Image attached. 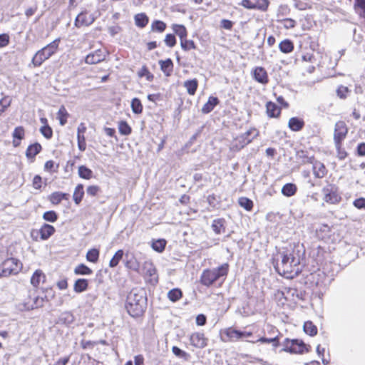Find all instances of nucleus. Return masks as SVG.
Wrapping results in <instances>:
<instances>
[{"instance_id": "7ed1b4c3", "label": "nucleus", "mask_w": 365, "mask_h": 365, "mask_svg": "<svg viewBox=\"0 0 365 365\" xmlns=\"http://www.w3.org/2000/svg\"><path fill=\"white\" fill-rule=\"evenodd\" d=\"M228 270L229 265L227 263L222 264L216 269H205L201 274L200 282L206 287H210L221 277H226Z\"/></svg>"}, {"instance_id": "bb28decb", "label": "nucleus", "mask_w": 365, "mask_h": 365, "mask_svg": "<svg viewBox=\"0 0 365 365\" xmlns=\"http://www.w3.org/2000/svg\"><path fill=\"white\" fill-rule=\"evenodd\" d=\"M69 195L68 193L55 192L50 196V201L52 204L58 205L63 200H68Z\"/></svg>"}, {"instance_id": "2eb2a0df", "label": "nucleus", "mask_w": 365, "mask_h": 365, "mask_svg": "<svg viewBox=\"0 0 365 365\" xmlns=\"http://www.w3.org/2000/svg\"><path fill=\"white\" fill-rule=\"evenodd\" d=\"M190 344L197 348H203L206 346L204 334L201 333H194L190 338Z\"/></svg>"}, {"instance_id": "c9c22d12", "label": "nucleus", "mask_w": 365, "mask_h": 365, "mask_svg": "<svg viewBox=\"0 0 365 365\" xmlns=\"http://www.w3.org/2000/svg\"><path fill=\"white\" fill-rule=\"evenodd\" d=\"M143 269L147 276L153 277L156 274V269L150 261H145L143 264Z\"/></svg>"}, {"instance_id": "dca6fc26", "label": "nucleus", "mask_w": 365, "mask_h": 365, "mask_svg": "<svg viewBox=\"0 0 365 365\" xmlns=\"http://www.w3.org/2000/svg\"><path fill=\"white\" fill-rule=\"evenodd\" d=\"M304 126L303 119L298 117H292L289 120L288 127L292 131L297 132L301 130Z\"/></svg>"}, {"instance_id": "1a4fd4ad", "label": "nucleus", "mask_w": 365, "mask_h": 365, "mask_svg": "<svg viewBox=\"0 0 365 365\" xmlns=\"http://www.w3.org/2000/svg\"><path fill=\"white\" fill-rule=\"evenodd\" d=\"M107 52L105 50L97 49L94 52L88 54L85 62L88 64H96L106 59Z\"/></svg>"}, {"instance_id": "e433bc0d", "label": "nucleus", "mask_w": 365, "mask_h": 365, "mask_svg": "<svg viewBox=\"0 0 365 365\" xmlns=\"http://www.w3.org/2000/svg\"><path fill=\"white\" fill-rule=\"evenodd\" d=\"M69 114L63 106H61L57 113V117L61 125H64L67 123V118Z\"/></svg>"}, {"instance_id": "0e129e2a", "label": "nucleus", "mask_w": 365, "mask_h": 365, "mask_svg": "<svg viewBox=\"0 0 365 365\" xmlns=\"http://www.w3.org/2000/svg\"><path fill=\"white\" fill-rule=\"evenodd\" d=\"M353 204L358 209H365V198L360 197L356 199Z\"/></svg>"}, {"instance_id": "a211bd4d", "label": "nucleus", "mask_w": 365, "mask_h": 365, "mask_svg": "<svg viewBox=\"0 0 365 365\" xmlns=\"http://www.w3.org/2000/svg\"><path fill=\"white\" fill-rule=\"evenodd\" d=\"M46 280V275L41 269H36L31 277V284L34 287H38L41 282L43 283Z\"/></svg>"}, {"instance_id": "c85d7f7f", "label": "nucleus", "mask_w": 365, "mask_h": 365, "mask_svg": "<svg viewBox=\"0 0 365 365\" xmlns=\"http://www.w3.org/2000/svg\"><path fill=\"white\" fill-rule=\"evenodd\" d=\"M58 320L60 323L69 326L74 322L75 317L71 312H64L60 315Z\"/></svg>"}, {"instance_id": "bf43d9fd", "label": "nucleus", "mask_w": 365, "mask_h": 365, "mask_svg": "<svg viewBox=\"0 0 365 365\" xmlns=\"http://www.w3.org/2000/svg\"><path fill=\"white\" fill-rule=\"evenodd\" d=\"M78 148L81 151H85L86 148V138L83 135H78L77 136Z\"/></svg>"}, {"instance_id": "b1692460", "label": "nucleus", "mask_w": 365, "mask_h": 365, "mask_svg": "<svg viewBox=\"0 0 365 365\" xmlns=\"http://www.w3.org/2000/svg\"><path fill=\"white\" fill-rule=\"evenodd\" d=\"M134 21L138 27L144 28L148 24L149 19L145 13H140L135 15Z\"/></svg>"}, {"instance_id": "09e8293b", "label": "nucleus", "mask_w": 365, "mask_h": 365, "mask_svg": "<svg viewBox=\"0 0 365 365\" xmlns=\"http://www.w3.org/2000/svg\"><path fill=\"white\" fill-rule=\"evenodd\" d=\"M180 46L184 51H190L196 48L195 43L192 40H187L185 38L180 41Z\"/></svg>"}, {"instance_id": "6ab92c4d", "label": "nucleus", "mask_w": 365, "mask_h": 365, "mask_svg": "<svg viewBox=\"0 0 365 365\" xmlns=\"http://www.w3.org/2000/svg\"><path fill=\"white\" fill-rule=\"evenodd\" d=\"M161 71L166 76H170L173 71V63L170 58L160 60L158 62Z\"/></svg>"}, {"instance_id": "58836bf2", "label": "nucleus", "mask_w": 365, "mask_h": 365, "mask_svg": "<svg viewBox=\"0 0 365 365\" xmlns=\"http://www.w3.org/2000/svg\"><path fill=\"white\" fill-rule=\"evenodd\" d=\"M131 109L135 114H140L143 112V105L138 98H134L131 101Z\"/></svg>"}, {"instance_id": "a18cd8bd", "label": "nucleus", "mask_w": 365, "mask_h": 365, "mask_svg": "<svg viewBox=\"0 0 365 365\" xmlns=\"http://www.w3.org/2000/svg\"><path fill=\"white\" fill-rule=\"evenodd\" d=\"M238 202L242 207L245 208L247 211H250L253 207V202L247 197H240Z\"/></svg>"}, {"instance_id": "2f4dec72", "label": "nucleus", "mask_w": 365, "mask_h": 365, "mask_svg": "<svg viewBox=\"0 0 365 365\" xmlns=\"http://www.w3.org/2000/svg\"><path fill=\"white\" fill-rule=\"evenodd\" d=\"M83 195H84L83 185L82 184H78L76 187L74 192H73V200L76 205H78L81 202Z\"/></svg>"}, {"instance_id": "8fccbe9b", "label": "nucleus", "mask_w": 365, "mask_h": 365, "mask_svg": "<svg viewBox=\"0 0 365 365\" xmlns=\"http://www.w3.org/2000/svg\"><path fill=\"white\" fill-rule=\"evenodd\" d=\"M139 77L145 76L146 79L149 81H153V75L149 71L145 66H143L138 73Z\"/></svg>"}, {"instance_id": "69168bd1", "label": "nucleus", "mask_w": 365, "mask_h": 365, "mask_svg": "<svg viewBox=\"0 0 365 365\" xmlns=\"http://www.w3.org/2000/svg\"><path fill=\"white\" fill-rule=\"evenodd\" d=\"M172 351H173V353L175 356H177L178 357H180V358H183V357H185L187 355V353L185 351H184L183 350L180 349L178 346H173Z\"/></svg>"}, {"instance_id": "de8ad7c7", "label": "nucleus", "mask_w": 365, "mask_h": 365, "mask_svg": "<svg viewBox=\"0 0 365 365\" xmlns=\"http://www.w3.org/2000/svg\"><path fill=\"white\" fill-rule=\"evenodd\" d=\"M43 219L49 222H54L58 220V215L53 210L46 211L43 215Z\"/></svg>"}, {"instance_id": "f8f14e48", "label": "nucleus", "mask_w": 365, "mask_h": 365, "mask_svg": "<svg viewBox=\"0 0 365 365\" xmlns=\"http://www.w3.org/2000/svg\"><path fill=\"white\" fill-rule=\"evenodd\" d=\"M314 158H308V162L313 164V173L317 178H322L327 174V169L324 165L319 161L313 162Z\"/></svg>"}, {"instance_id": "72a5a7b5", "label": "nucleus", "mask_w": 365, "mask_h": 365, "mask_svg": "<svg viewBox=\"0 0 365 365\" xmlns=\"http://www.w3.org/2000/svg\"><path fill=\"white\" fill-rule=\"evenodd\" d=\"M78 175L83 179L90 180L93 178V171L85 165H81L78 167Z\"/></svg>"}, {"instance_id": "393cba45", "label": "nucleus", "mask_w": 365, "mask_h": 365, "mask_svg": "<svg viewBox=\"0 0 365 365\" xmlns=\"http://www.w3.org/2000/svg\"><path fill=\"white\" fill-rule=\"evenodd\" d=\"M297 191V185L294 183H287L282 188V193L286 197H292L296 194Z\"/></svg>"}, {"instance_id": "aec40b11", "label": "nucleus", "mask_w": 365, "mask_h": 365, "mask_svg": "<svg viewBox=\"0 0 365 365\" xmlns=\"http://www.w3.org/2000/svg\"><path fill=\"white\" fill-rule=\"evenodd\" d=\"M56 230L53 226L48 224H43L39 230L41 239L43 240H48L55 232Z\"/></svg>"}, {"instance_id": "a878e982", "label": "nucleus", "mask_w": 365, "mask_h": 365, "mask_svg": "<svg viewBox=\"0 0 365 365\" xmlns=\"http://www.w3.org/2000/svg\"><path fill=\"white\" fill-rule=\"evenodd\" d=\"M184 87L186 88L187 93L192 96L195 93L197 87H198V81L196 78L192 80H187L184 82Z\"/></svg>"}, {"instance_id": "ddd939ff", "label": "nucleus", "mask_w": 365, "mask_h": 365, "mask_svg": "<svg viewBox=\"0 0 365 365\" xmlns=\"http://www.w3.org/2000/svg\"><path fill=\"white\" fill-rule=\"evenodd\" d=\"M258 135V132L256 129H250L239 136L237 140L240 143L241 148L249 144L252 140Z\"/></svg>"}, {"instance_id": "052dcab7", "label": "nucleus", "mask_w": 365, "mask_h": 365, "mask_svg": "<svg viewBox=\"0 0 365 365\" xmlns=\"http://www.w3.org/2000/svg\"><path fill=\"white\" fill-rule=\"evenodd\" d=\"M100 192V187L98 185H90L86 189V193L88 195L95 197Z\"/></svg>"}, {"instance_id": "9b49d317", "label": "nucleus", "mask_w": 365, "mask_h": 365, "mask_svg": "<svg viewBox=\"0 0 365 365\" xmlns=\"http://www.w3.org/2000/svg\"><path fill=\"white\" fill-rule=\"evenodd\" d=\"M44 299L43 297H35L32 301L29 299L28 302H25L23 304H19V309L21 311L24 310H32L34 309H37L38 307H41L43 305Z\"/></svg>"}, {"instance_id": "cd10ccee", "label": "nucleus", "mask_w": 365, "mask_h": 365, "mask_svg": "<svg viewBox=\"0 0 365 365\" xmlns=\"http://www.w3.org/2000/svg\"><path fill=\"white\" fill-rule=\"evenodd\" d=\"M225 334L230 339V341H236L242 339V333L240 330H237L230 327L225 331Z\"/></svg>"}, {"instance_id": "f704fd0d", "label": "nucleus", "mask_w": 365, "mask_h": 365, "mask_svg": "<svg viewBox=\"0 0 365 365\" xmlns=\"http://www.w3.org/2000/svg\"><path fill=\"white\" fill-rule=\"evenodd\" d=\"M303 329L304 332L311 336L317 334V327L311 321L304 322Z\"/></svg>"}, {"instance_id": "49530a36", "label": "nucleus", "mask_w": 365, "mask_h": 365, "mask_svg": "<svg viewBox=\"0 0 365 365\" xmlns=\"http://www.w3.org/2000/svg\"><path fill=\"white\" fill-rule=\"evenodd\" d=\"M119 133L124 135H128L131 133V128L126 121H120L118 125Z\"/></svg>"}, {"instance_id": "423d86ee", "label": "nucleus", "mask_w": 365, "mask_h": 365, "mask_svg": "<svg viewBox=\"0 0 365 365\" xmlns=\"http://www.w3.org/2000/svg\"><path fill=\"white\" fill-rule=\"evenodd\" d=\"M322 192L324 201L328 204H337L341 200L339 188L334 184H327L322 188Z\"/></svg>"}, {"instance_id": "4be33fe9", "label": "nucleus", "mask_w": 365, "mask_h": 365, "mask_svg": "<svg viewBox=\"0 0 365 365\" xmlns=\"http://www.w3.org/2000/svg\"><path fill=\"white\" fill-rule=\"evenodd\" d=\"M219 100L217 97L210 96L207 102L202 106L201 111L205 114L210 113L215 107L219 103Z\"/></svg>"}, {"instance_id": "c756f323", "label": "nucleus", "mask_w": 365, "mask_h": 365, "mask_svg": "<svg viewBox=\"0 0 365 365\" xmlns=\"http://www.w3.org/2000/svg\"><path fill=\"white\" fill-rule=\"evenodd\" d=\"M279 48L284 53H291L294 49V44L289 39H284L279 44Z\"/></svg>"}, {"instance_id": "412c9836", "label": "nucleus", "mask_w": 365, "mask_h": 365, "mask_svg": "<svg viewBox=\"0 0 365 365\" xmlns=\"http://www.w3.org/2000/svg\"><path fill=\"white\" fill-rule=\"evenodd\" d=\"M225 220L223 218L215 219L211 225L212 230L216 235H220L225 232Z\"/></svg>"}, {"instance_id": "774afa93", "label": "nucleus", "mask_w": 365, "mask_h": 365, "mask_svg": "<svg viewBox=\"0 0 365 365\" xmlns=\"http://www.w3.org/2000/svg\"><path fill=\"white\" fill-rule=\"evenodd\" d=\"M356 153L359 156H365V143L358 144Z\"/></svg>"}, {"instance_id": "39448f33", "label": "nucleus", "mask_w": 365, "mask_h": 365, "mask_svg": "<svg viewBox=\"0 0 365 365\" xmlns=\"http://www.w3.org/2000/svg\"><path fill=\"white\" fill-rule=\"evenodd\" d=\"M282 344L284 347L280 351L300 354L308 351L306 344L299 339H289L286 338Z\"/></svg>"}, {"instance_id": "9d476101", "label": "nucleus", "mask_w": 365, "mask_h": 365, "mask_svg": "<svg viewBox=\"0 0 365 365\" xmlns=\"http://www.w3.org/2000/svg\"><path fill=\"white\" fill-rule=\"evenodd\" d=\"M95 19L91 14L87 11L80 13L75 19V26L77 27L88 26L93 23Z\"/></svg>"}, {"instance_id": "4d7b16f0", "label": "nucleus", "mask_w": 365, "mask_h": 365, "mask_svg": "<svg viewBox=\"0 0 365 365\" xmlns=\"http://www.w3.org/2000/svg\"><path fill=\"white\" fill-rule=\"evenodd\" d=\"M350 92L349 89L346 86H340L338 87L336 90L337 96L340 98H346L347 96V94Z\"/></svg>"}, {"instance_id": "6e6552de", "label": "nucleus", "mask_w": 365, "mask_h": 365, "mask_svg": "<svg viewBox=\"0 0 365 365\" xmlns=\"http://www.w3.org/2000/svg\"><path fill=\"white\" fill-rule=\"evenodd\" d=\"M348 133V128L344 121H338L334 126V143H341L346 138Z\"/></svg>"}, {"instance_id": "680f3d73", "label": "nucleus", "mask_w": 365, "mask_h": 365, "mask_svg": "<svg viewBox=\"0 0 365 365\" xmlns=\"http://www.w3.org/2000/svg\"><path fill=\"white\" fill-rule=\"evenodd\" d=\"M9 43V36L6 34H0V48H4Z\"/></svg>"}, {"instance_id": "864d4df0", "label": "nucleus", "mask_w": 365, "mask_h": 365, "mask_svg": "<svg viewBox=\"0 0 365 365\" xmlns=\"http://www.w3.org/2000/svg\"><path fill=\"white\" fill-rule=\"evenodd\" d=\"M11 103V100L7 97H4L0 100V110L1 114L10 106Z\"/></svg>"}, {"instance_id": "5fc2aeb1", "label": "nucleus", "mask_w": 365, "mask_h": 365, "mask_svg": "<svg viewBox=\"0 0 365 365\" xmlns=\"http://www.w3.org/2000/svg\"><path fill=\"white\" fill-rule=\"evenodd\" d=\"M334 144L337 151V158L341 160H344L347 156L346 151L344 149L341 148V143Z\"/></svg>"}, {"instance_id": "37998d69", "label": "nucleus", "mask_w": 365, "mask_h": 365, "mask_svg": "<svg viewBox=\"0 0 365 365\" xmlns=\"http://www.w3.org/2000/svg\"><path fill=\"white\" fill-rule=\"evenodd\" d=\"M123 255H124L123 250H118L115 253V255H113L112 259L110 260L109 266L110 267H116L118 264L120 260L123 258Z\"/></svg>"}, {"instance_id": "a19ab883", "label": "nucleus", "mask_w": 365, "mask_h": 365, "mask_svg": "<svg viewBox=\"0 0 365 365\" xmlns=\"http://www.w3.org/2000/svg\"><path fill=\"white\" fill-rule=\"evenodd\" d=\"M99 258V250L96 248L91 249L86 254V259L91 262L96 263Z\"/></svg>"}, {"instance_id": "4c0bfd02", "label": "nucleus", "mask_w": 365, "mask_h": 365, "mask_svg": "<svg viewBox=\"0 0 365 365\" xmlns=\"http://www.w3.org/2000/svg\"><path fill=\"white\" fill-rule=\"evenodd\" d=\"M182 296V291L178 288H174L170 290L168 293V299L173 302L178 301Z\"/></svg>"}, {"instance_id": "3c124183", "label": "nucleus", "mask_w": 365, "mask_h": 365, "mask_svg": "<svg viewBox=\"0 0 365 365\" xmlns=\"http://www.w3.org/2000/svg\"><path fill=\"white\" fill-rule=\"evenodd\" d=\"M255 4V9L262 11H266L268 9L269 2L268 0H257Z\"/></svg>"}, {"instance_id": "4468645a", "label": "nucleus", "mask_w": 365, "mask_h": 365, "mask_svg": "<svg viewBox=\"0 0 365 365\" xmlns=\"http://www.w3.org/2000/svg\"><path fill=\"white\" fill-rule=\"evenodd\" d=\"M254 79L262 84H267L269 81V78L266 70L262 67H256L253 71Z\"/></svg>"}, {"instance_id": "79ce46f5", "label": "nucleus", "mask_w": 365, "mask_h": 365, "mask_svg": "<svg viewBox=\"0 0 365 365\" xmlns=\"http://www.w3.org/2000/svg\"><path fill=\"white\" fill-rule=\"evenodd\" d=\"M166 243V240L164 239L154 240L152 243V248L158 252H162L165 250Z\"/></svg>"}, {"instance_id": "13d9d810", "label": "nucleus", "mask_w": 365, "mask_h": 365, "mask_svg": "<svg viewBox=\"0 0 365 365\" xmlns=\"http://www.w3.org/2000/svg\"><path fill=\"white\" fill-rule=\"evenodd\" d=\"M165 44L172 48L176 44V38L174 34H168L165 36L164 40Z\"/></svg>"}, {"instance_id": "f03ea898", "label": "nucleus", "mask_w": 365, "mask_h": 365, "mask_svg": "<svg viewBox=\"0 0 365 365\" xmlns=\"http://www.w3.org/2000/svg\"><path fill=\"white\" fill-rule=\"evenodd\" d=\"M146 297L143 290L133 289L127 296L125 308L133 317L140 316L145 308Z\"/></svg>"}, {"instance_id": "473e14b6", "label": "nucleus", "mask_w": 365, "mask_h": 365, "mask_svg": "<svg viewBox=\"0 0 365 365\" xmlns=\"http://www.w3.org/2000/svg\"><path fill=\"white\" fill-rule=\"evenodd\" d=\"M173 29L175 34L180 37V41L185 39L187 37V32L186 28L183 25L174 24L173 26Z\"/></svg>"}, {"instance_id": "f257e3e1", "label": "nucleus", "mask_w": 365, "mask_h": 365, "mask_svg": "<svg viewBox=\"0 0 365 365\" xmlns=\"http://www.w3.org/2000/svg\"><path fill=\"white\" fill-rule=\"evenodd\" d=\"M299 248V245H289L278 250L274 255L273 265L280 275L292 279L301 272V251Z\"/></svg>"}, {"instance_id": "7c9ffc66", "label": "nucleus", "mask_w": 365, "mask_h": 365, "mask_svg": "<svg viewBox=\"0 0 365 365\" xmlns=\"http://www.w3.org/2000/svg\"><path fill=\"white\" fill-rule=\"evenodd\" d=\"M88 281L86 279H78L73 286V289L77 293H81L87 289Z\"/></svg>"}, {"instance_id": "603ef678", "label": "nucleus", "mask_w": 365, "mask_h": 365, "mask_svg": "<svg viewBox=\"0 0 365 365\" xmlns=\"http://www.w3.org/2000/svg\"><path fill=\"white\" fill-rule=\"evenodd\" d=\"M40 132L46 139L51 138L53 135V130L48 125L42 126L40 129Z\"/></svg>"}, {"instance_id": "5701e85b", "label": "nucleus", "mask_w": 365, "mask_h": 365, "mask_svg": "<svg viewBox=\"0 0 365 365\" xmlns=\"http://www.w3.org/2000/svg\"><path fill=\"white\" fill-rule=\"evenodd\" d=\"M41 150V145L38 143L30 145L26 151V155L28 158H34Z\"/></svg>"}, {"instance_id": "0eeeda50", "label": "nucleus", "mask_w": 365, "mask_h": 365, "mask_svg": "<svg viewBox=\"0 0 365 365\" xmlns=\"http://www.w3.org/2000/svg\"><path fill=\"white\" fill-rule=\"evenodd\" d=\"M22 267L21 262L15 258H9L2 264L1 277H8L9 275L16 274L20 272Z\"/></svg>"}, {"instance_id": "e2e57ef3", "label": "nucleus", "mask_w": 365, "mask_h": 365, "mask_svg": "<svg viewBox=\"0 0 365 365\" xmlns=\"http://www.w3.org/2000/svg\"><path fill=\"white\" fill-rule=\"evenodd\" d=\"M240 5L247 9H255V4L250 0H242Z\"/></svg>"}, {"instance_id": "20e7f679", "label": "nucleus", "mask_w": 365, "mask_h": 365, "mask_svg": "<svg viewBox=\"0 0 365 365\" xmlns=\"http://www.w3.org/2000/svg\"><path fill=\"white\" fill-rule=\"evenodd\" d=\"M60 38H56L39 51H38L32 58L34 66H40L43 61L49 58L58 50Z\"/></svg>"}, {"instance_id": "338daca9", "label": "nucleus", "mask_w": 365, "mask_h": 365, "mask_svg": "<svg viewBox=\"0 0 365 365\" xmlns=\"http://www.w3.org/2000/svg\"><path fill=\"white\" fill-rule=\"evenodd\" d=\"M42 178L40 175H36L33 179V187L35 189H40L41 187Z\"/></svg>"}, {"instance_id": "c03bdc74", "label": "nucleus", "mask_w": 365, "mask_h": 365, "mask_svg": "<svg viewBox=\"0 0 365 365\" xmlns=\"http://www.w3.org/2000/svg\"><path fill=\"white\" fill-rule=\"evenodd\" d=\"M166 29V24L160 20L154 21L151 24V30L159 33L163 32Z\"/></svg>"}, {"instance_id": "f3484780", "label": "nucleus", "mask_w": 365, "mask_h": 365, "mask_svg": "<svg viewBox=\"0 0 365 365\" xmlns=\"http://www.w3.org/2000/svg\"><path fill=\"white\" fill-rule=\"evenodd\" d=\"M266 112L269 118H277L280 115L281 109L276 103L269 101L266 104Z\"/></svg>"}, {"instance_id": "ea45409f", "label": "nucleus", "mask_w": 365, "mask_h": 365, "mask_svg": "<svg viewBox=\"0 0 365 365\" xmlns=\"http://www.w3.org/2000/svg\"><path fill=\"white\" fill-rule=\"evenodd\" d=\"M74 273L76 274L89 275L93 273V271L86 264H80L75 268Z\"/></svg>"}, {"instance_id": "6e6d98bb", "label": "nucleus", "mask_w": 365, "mask_h": 365, "mask_svg": "<svg viewBox=\"0 0 365 365\" xmlns=\"http://www.w3.org/2000/svg\"><path fill=\"white\" fill-rule=\"evenodd\" d=\"M14 139L22 140L24 137V129L22 126L16 127L13 132Z\"/></svg>"}]
</instances>
